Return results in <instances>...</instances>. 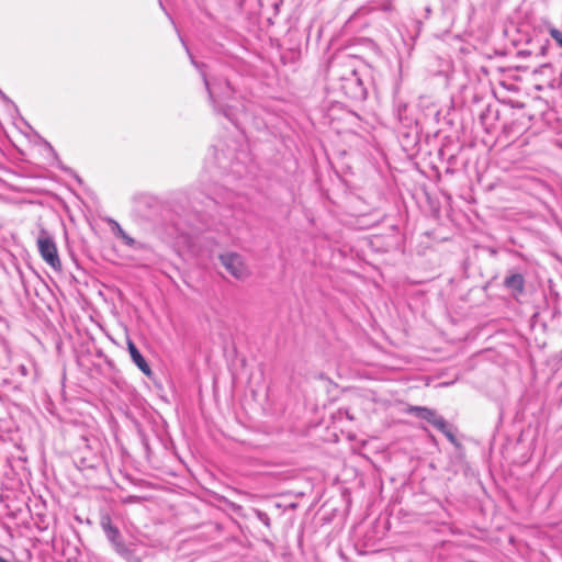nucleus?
<instances>
[{"label":"nucleus","mask_w":562,"mask_h":562,"mask_svg":"<svg viewBox=\"0 0 562 562\" xmlns=\"http://www.w3.org/2000/svg\"><path fill=\"white\" fill-rule=\"evenodd\" d=\"M259 518L266 525H269V517L266 514L259 513Z\"/></svg>","instance_id":"nucleus-13"},{"label":"nucleus","mask_w":562,"mask_h":562,"mask_svg":"<svg viewBox=\"0 0 562 562\" xmlns=\"http://www.w3.org/2000/svg\"><path fill=\"white\" fill-rule=\"evenodd\" d=\"M21 371H22V373H23L24 375L26 374V369H25V367H24V366H22V367H21Z\"/></svg>","instance_id":"nucleus-15"},{"label":"nucleus","mask_w":562,"mask_h":562,"mask_svg":"<svg viewBox=\"0 0 562 562\" xmlns=\"http://www.w3.org/2000/svg\"><path fill=\"white\" fill-rule=\"evenodd\" d=\"M222 265L228 273L237 280H244L249 276V269L244 258L236 252H226L220 256Z\"/></svg>","instance_id":"nucleus-3"},{"label":"nucleus","mask_w":562,"mask_h":562,"mask_svg":"<svg viewBox=\"0 0 562 562\" xmlns=\"http://www.w3.org/2000/svg\"><path fill=\"white\" fill-rule=\"evenodd\" d=\"M393 9L391 1H386L382 4V10L384 11H391Z\"/></svg>","instance_id":"nucleus-12"},{"label":"nucleus","mask_w":562,"mask_h":562,"mask_svg":"<svg viewBox=\"0 0 562 562\" xmlns=\"http://www.w3.org/2000/svg\"><path fill=\"white\" fill-rule=\"evenodd\" d=\"M108 224L110 225L111 227V232L116 236V237H121L122 235H124L125 231L121 227V225L113 218H108L106 220Z\"/></svg>","instance_id":"nucleus-9"},{"label":"nucleus","mask_w":562,"mask_h":562,"mask_svg":"<svg viewBox=\"0 0 562 562\" xmlns=\"http://www.w3.org/2000/svg\"><path fill=\"white\" fill-rule=\"evenodd\" d=\"M189 56L192 65L201 72L202 79L209 92L210 100L213 103L214 110L218 113H222L232 123L236 124L238 117L233 109V105L223 103L224 100L228 99L234 93V90L231 87L229 82L225 81V88L222 89L221 92H218L217 86L215 83H210L206 74L202 69L203 65H200L198 61H195L190 53Z\"/></svg>","instance_id":"nucleus-1"},{"label":"nucleus","mask_w":562,"mask_h":562,"mask_svg":"<svg viewBox=\"0 0 562 562\" xmlns=\"http://www.w3.org/2000/svg\"><path fill=\"white\" fill-rule=\"evenodd\" d=\"M183 47H186V50L189 53V47H187V44H183Z\"/></svg>","instance_id":"nucleus-17"},{"label":"nucleus","mask_w":562,"mask_h":562,"mask_svg":"<svg viewBox=\"0 0 562 562\" xmlns=\"http://www.w3.org/2000/svg\"><path fill=\"white\" fill-rule=\"evenodd\" d=\"M505 285L516 292L521 293L524 290V277L520 273H514L505 278Z\"/></svg>","instance_id":"nucleus-6"},{"label":"nucleus","mask_w":562,"mask_h":562,"mask_svg":"<svg viewBox=\"0 0 562 562\" xmlns=\"http://www.w3.org/2000/svg\"><path fill=\"white\" fill-rule=\"evenodd\" d=\"M549 33L551 37L557 42V44L562 48V32L558 29L551 27Z\"/></svg>","instance_id":"nucleus-10"},{"label":"nucleus","mask_w":562,"mask_h":562,"mask_svg":"<svg viewBox=\"0 0 562 562\" xmlns=\"http://www.w3.org/2000/svg\"><path fill=\"white\" fill-rule=\"evenodd\" d=\"M127 349H128L130 356L132 358V361L135 363V366L146 376H151L153 371H151L149 364L147 363V361L145 360V358L143 357V355L140 353V351L137 349V347L135 346V344L132 340L127 341Z\"/></svg>","instance_id":"nucleus-5"},{"label":"nucleus","mask_w":562,"mask_h":562,"mask_svg":"<svg viewBox=\"0 0 562 562\" xmlns=\"http://www.w3.org/2000/svg\"><path fill=\"white\" fill-rule=\"evenodd\" d=\"M0 562H9V561L5 560L4 558L0 557Z\"/></svg>","instance_id":"nucleus-16"},{"label":"nucleus","mask_w":562,"mask_h":562,"mask_svg":"<svg viewBox=\"0 0 562 562\" xmlns=\"http://www.w3.org/2000/svg\"><path fill=\"white\" fill-rule=\"evenodd\" d=\"M417 416L418 418L425 419L432 423L434 418L437 416V413L430 408L422 407V406H415L411 409Z\"/></svg>","instance_id":"nucleus-8"},{"label":"nucleus","mask_w":562,"mask_h":562,"mask_svg":"<svg viewBox=\"0 0 562 562\" xmlns=\"http://www.w3.org/2000/svg\"><path fill=\"white\" fill-rule=\"evenodd\" d=\"M120 238H121V239L123 240V243H124L126 246H128V247H134V246L136 245L135 239H134V238H132V237H131L130 235H127L126 233H124V235H122Z\"/></svg>","instance_id":"nucleus-11"},{"label":"nucleus","mask_w":562,"mask_h":562,"mask_svg":"<svg viewBox=\"0 0 562 562\" xmlns=\"http://www.w3.org/2000/svg\"><path fill=\"white\" fill-rule=\"evenodd\" d=\"M438 430H440L443 435H446V437L450 440V441H453L454 440V436L453 434L451 432L450 430V427L448 425V423L445 420L443 417L439 416L437 414V416L434 418L432 423H431Z\"/></svg>","instance_id":"nucleus-7"},{"label":"nucleus","mask_w":562,"mask_h":562,"mask_svg":"<svg viewBox=\"0 0 562 562\" xmlns=\"http://www.w3.org/2000/svg\"><path fill=\"white\" fill-rule=\"evenodd\" d=\"M100 525L108 540L113 544L115 551L122 557L131 555V550L122 541L120 530L112 524L109 515L101 517Z\"/></svg>","instance_id":"nucleus-4"},{"label":"nucleus","mask_w":562,"mask_h":562,"mask_svg":"<svg viewBox=\"0 0 562 562\" xmlns=\"http://www.w3.org/2000/svg\"><path fill=\"white\" fill-rule=\"evenodd\" d=\"M36 245L42 259L55 271H60L63 266L54 236L43 225H38Z\"/></svg>","instance_id":"nucleus-2"},{"label":"nucleus","mask_w":562,"mask_h":562,"mask_svg":"<svg viewBox=\"0 0 562 562\" xmlns=\"http://www.w3.org/2000/svg\"><path fill=\"white\" fill-rule=\"evenodd\" d=\"M183 47H186V50L189 53V47H187V44H183Z\"/></svg>","instance_id":"nucleus-18"},{"label":"nucleus","mask_w":562,"mask_h":562,"mask_svg":"<svg viewBox=\"0 0 562 562\" xmlns=\"http://www.w3.org/2000/svg\"><path fill=\"white\" fill-rule=\"evenodd\" d=\"M550 68H551V67H550V65H542L539 69H537V70H536V72H538V71H544V70H548V69H550Z\"/></svg>","instance_id":"nucleus-14"}]
</instances>
